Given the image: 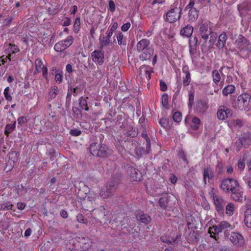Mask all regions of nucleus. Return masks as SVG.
Instances as JSON below:
<instances>
[{
  "label": "nucleus",
  "mask_w": 251,
  "mask_h": 251,
  "mask_svg": "<svg viewBox=\"0 0 251 251\" xmlns=\"http://www.w3.org/2000/svg\"><path fill=\"white\" fill-rule=\"evenodd\" d=\"M136 49L138 52L141 53L139 57L142 60L150 59L153 54V48L151 45L149 39H141L136 44Z\"/></svg>",
  "instance_id": "obj_1"
},
{
  "label": "nucleus",
  "mask_w": 251,
  "mask_h": 251,
  "mask_svg": "<svg viewBox=\"0 0 251 251\" xmlns=\"http://www.w3.org/2000/svg\"><path fill=\"white\" fill-rule=\"evenodd\" d=\"M182 14V8L172 5L168 11L163 16L166 22L173 24L179 21Z\"/></svg>",
  "instance_id": "obj_2"
},
{
  "label": "nucleus",
  "mask_w": 251,
  "mask_h": 251,
  "mask_svg": "<svg viewBox=\"0 0 251 251\" xmlns=\"http://www.w3.org/2000/svg\"><path fill=\"white\" fill-rule=\"evenodd\" d=\"M89 151L93 155L99 157H107L110 154L108 147L103 143L99 145L97 143H92Z\"/></svg>",
  "instance_id": "obj_3"
},
{
  "label": "nucleus",
  "mask_w": 251,
  "mask_h": 251,
  "mask_svg": "<svg viewBox=\"0 0 251 251\" xmlns=\"http://www.w3.org/2000/svg\"><path fill=\"white\" fill-rule=\"evenodd\" d=\"M231 228V225L227 222L223 221L216 225L210 226L208 232L216 241L219 239V234L224 230Z\"/></svg>",
  "instance_id": "obj_4"
},
{
  "label": "nucleus",
  "mask_w": 251,
  "mask_h": 251,
  "mask_svg": "<svg viewBox=\"0 0 251 251\" xmlns=\"http://www.w3.org/2000/svg\"><path fill=\"white\" fill-rule=\"evenodd\" d=\"M118 181H111L106 183L100 191V196L103 199L108 198L113 195L118 187Z\"/></svg>",
  "instance_id": "obj_5"
},
{
  "label": "nucleus",
  "mask_w": 251,
  "mask_h": 251,
  "mask_svg": "<svg viewBox=\"0 0 251 251\" xmlns=\"http://www.w3.org/2000/svg\"><path fill=\"white\" fill-rule=\"evenodd\" d=\"M251 100V94L242 93L238 96L235 107L240 110H246L249 108Z\"/></svg>",
  "instance_id": "obj_6"
},
{
  "label": "nucleus",
  "mask_w": 251,
  "mask_h": 251,
  "mask_svg": "<svg viewBox=\"0 0 251 251\" xmlns=\"http://www.w3.org/2000/svg\"><path fill=\"white\" fill-rule=\"evenodd\" d=\"M239 182L233 178H224L220 184V188L225 192H231L238 187Z\"/></svg>",
  "instance_id": "obj_7"
},
{
  "label": "nucleus",
  "mask_w": 251,
  "mask_h": 251,
  "mask_svg": "<svg viewBox=\"0 0 251 251\" xmlns=\"http://www.w3.org/2000/svg\"><path fill=\"white\" fill-rule=\"evenodd\" d=\"M195 0H190L189 3L185 7L184 11L188 10V20L190 23L197 20L199 17L200 10L194 7Z\"/></svg>",
  "instance_id": "obj_8"
},
{
  "label": "nucleus",
  "mask_w": 251,
  "mask_h": 251,
  "mask_svg": "<svg viewBox=\"0 0 251 251\" xmlns=\"http://www.w3.org/2000/svg\"><path fill=\"white\" fill-rule=\"evenodd\" d=\"M74 38L72 35L68 36L66 38L56 43L54 45V50L59 52L63 51L66 49L70 47L74 43Z\"/></svg>",
  "instance_id": "obj_9"
},
{
  "label": "nucleus",
  "mask_w": 251,
  "mask_h": 251,
  "mask_svg": "<svg viewBox=\"0 0 251 251\" xmlns=\"http://www.w3.org/2000/svg\"><path fill=\"white\" fill-rule=\"evenodd\" d=\"M213 32L211 23L209 21L204 22L200 27V34L202 39L206 41L209 35Z\"/></svg>",
  "instance_id": "obj_10"
},
{
  "label": "nucleus",
  "mask_w": 251,
  "mask_h": 251,
  "mask_svg": "<svg viewBox=\"0 0 251 251\" xmlns=\"http://www.w3.org/2000/svg\"><path fill=\"white\" fill-rule=\"evenodd\" d=\"M233 115V111L226 106H220L217 112V116L219 120L224 121L231 117Z\"/></svg>",
  "instance_id": "obj_11"
},
{
  "label": "nucleus",
  "mask_w": 251,
  "mask_h": 251,
  "mask_svg": "<svg viewBox=\"0 0 251 251\" xmlns=\"http://www.w3.org/2000/svg\"><path fill=\"white\" fill-rule=\"evenodd\" d=\"M35 71L37 73H42L43 77L46 79H48V70L47 66L44 65L41 58H37L34 61Z\"/></svg>",
  "instance_id": "obj_12"
},
{
  "label": "nucleus",
  "mask_w": 251,
  "mask_h": 251,
  "mask_svg": "<svg viewBox=\"0 0 251 251\" xmlns=\"http://www.w3.org/2000/svg\"><path fill=\"white\" fill-rule=\"evenodd\" d=\"M127 174L130 176L132 181H138L143 179L142 173L139 170L133 167L128 168Z\"/></svg>",
  "instance_id": "obj_13"
},
{
  "label": "nucleus",
  "mask_w": 251,
  "mask_h": 251,
  "mask_svg": "<svg viewBox=\"0 0 251 251\" xmlns=\"http://www.w3.org/2000/svg\"><path fill=\"white\" fill-rule=\"evenodd\" d=\"M182 71L184 75L182 76V85L184 87L187 86L190 84L192 80L189 66L186 65L182 66Z\"/></svg>",
  "instance_id": "obj_14"
},
{
  "label": "nucleus",
  "mask_w": 251,
  "mask_h": 251,
  "mask_svg": "<svg viewBox=\"0 0 251 251\" xmlns=\"http://www.w3.org/2000/svg\"><path fill=\"white\" fill-rule=\"evenodd\" d=\"M229 239L233 244L238 246H242L245 243L242 235L237 232H232Z\"/></svg>",
  "instance_id": "obj_15"
},
{
  "label": "nucleus",
  "mask_w": 251,
  "mask_h": 251,
  "mask_svg": "<svg viewBox=\"0 0 251 251\" xmlns=\"http://www.w3.org/2000/svg\"><path fill=\"white\" fill-rule=\"evenodd\" d=\"M93 62L101 65L104 62V54L101 50H94L91 53Z\"/></svg>",
  "instance_id": "obj_16"
},
{
  "label": "nucleus",
  "mask_w": 251,
  "mask_h": 251,
  "mask_svg": "<svg viewBox=\"0 0 251 251\" xmlns=\"http://www.w3.org/2000/svg\"><path fill=\"white\" fill-rule=\"evenodd\" d=\"M116 40L118 45L126 47V37H124V34L121 31L116 32L113 37V43H116Z\"/></svg>",
  "instance_id": "obj_17"
},
{
  "label": "nucleus",
  "mask_w": 251,
  "mask_h": 251,
  "mask_svg": "<svg viewBox=\"0 0 251 251\" xmlns=\"http://www.w3.org/2000/svg\"><path fill=\"white\" fill-rule=\"evenodd\" d=\"M231 198L232 200L236 201H242L244 200V194L239 183L236 189L231 192Z\"/></svg>",
  "instance_id": "obj_18"
},
{
  "label": "nucleus",
  "mask_w": 251,
  "mask_h": 251,
  "mask_svg": "<svg viewBox=\"0 0 251 251\" xmlns=\"http://www.w3.org/2000/svg\"><path fill=\"white\" fill-rule=\"evenodd\" d=\"M251 144V140L245 137H241L237 139L235 141V147L237 151H239L241 150L242 147L248 148Z\"/></svg>",
  "instance_id": "obj_19"
},
{
  "label": "nucleus",
  "mask_w": 251,
  "mask_h": 251,
  "mask_svg": "<svg viewBox=\"0 0 251 251\" xmlns=\"http://www.w3.org/2000/svg\"><path fill=\"white\" fill-rule=\"evenodd\" d=\"M141 75L143 74L146 78L150 80L151 79V74L153 73V67L149 65H143L139 68Z\"/></svg>",
  "instance_id": "obj_20"
},
{
  "label": "nucleus",
  "mask_w": 251,
  "mask_h": 251,
  "mask_svg": "<svg viewBox=\"0 0 251 251\" xmlns=\"http://www.w3.org/2000/svg\"><path fill=\"white\" fill-rule=\"evenodd\" d=\"M225 66L221 67L219 70V71L217 70H214L212 71L213 81L216 85H218L221 81V76L220 73L223 77H225V75H224L223 73V69L225 68Z\"/></svg>",
  "instance_id": "obj_21"
},
{
  "label": "nucleus",
  "mask_w": 251,
  "mask_h": 251,
  "mask_svg": "<svg viewBox=\"0 0 251 251\" xmlns=\"http://www.w3.org/2000/svg\"><path fill=\"white\" fill-rule=\"evenodd\" d=\"M136 219L138 221L142 223H143L144 225H147L149 224L151 221V219L150 217V216L144 214V212L143 211L139 212L136 215Z\"/></svg>",
  "instance_id": "obj_22"
},
{
  "label": "nucleus",
  "mask_w": 251,
  "mask_h": 251,
  "mask_svg": "<svg viewBox=\"0 0 251 251\" xmlns=\"http://www.w3.org/2000/svg\"><path fill=\"white\" fill-rule=\"evenodd\" d=\"M214 177L213 172L210 167H206L204 169L203 172V181L204 184H207L209 180L212 179Z\"/></svg>",
  "instance_id": "obj_23"
},
{
  "label": "nucleus",
  "mask_w": 251,
  "mask_h": 251,
  "mask_svg": "<svg viewBox=\"0 0 251 251\" xmlns=\"http://www.w3.org/2000/svg\"><path fill=\"white\" fill-rule=\"evenodd\" d=\"M213 201L215 205L216 209L219 212L223 211L224 205L223 199L218 196H214Z\"/></svg>",
  "instance_id": "obj_24"
},
{
  "label": "nucleus",
  "mask_w": 251,
  "mask_h": 251,
  "mask_svg": "<svg viewBox=\"0 0 251 251\" xmlns=\"http://www.w3.org/2000/svg\"><path fill=\"white\" fill-rule=\"evenodd\" d=\"M210 39L209 40V46L208 47H205L203 46V45H201V49L202 51H206V50H207L210 48H212L213 45L215 43V42L217 41V35L216 33L214 32L213 31L209 35Z\"/></svg>",
  "instance_id": "obj_25"
},
{
  "label": "nucleus",
  "mask_w": 251,
  "mask_h": 251,
  "mask_svg": "<svg viewBox=\"0 0 251 251\" xmlns=\"http://www.w3.org/2000/svg\"><path fill=\"white\" fill-rule=\"evenodd\" d=\"M193 32L194 27L193 26L187 25L181 29L180 34L182 36L189 37L192 35Z\"/></svg>",
  "instance_id": "obj_26"
},
{
  "label": "nucleus",
  "mask_w": 251,
  "mask_h": 251,
  "mask_svg": "<svg viewBox=\"0 0 251 251\" xmlns=\"http://www.w3.org/2000/svg\"><path fill=\"white\" fill-rule=\"evenodd\" d=\"M138 129L136 127L129 126L126 130L125 135L129 138H134L137 136Z\"/></svg>",
  "instance_id": "obj_27"
},
{
  "label": "nucleus",
  "mask_w": 251,
  "mask_h": 251,
  "mask_svg": "<svg viewBox=\"0 0 251 251\" xmlns=\"http://www.w3.org/2000/svg\"><path fill=\"white\" fill-rule=\"evenodd\" d=\"M111 36L106 33V35L102 38L100 37V42L101 48L109 46L111 43Z\"/></svg>",
  "instance_id": "obj_28"
},
{
  "label": "nucleus",
  "mask_w": 251,
  "mask_h": 251,
  "mask_svg": "<svg viewBox=\"0 0 251 251\" xmlns=\"http://www.w3.org/2000/svg\"><path fill=\"white\" fill-rule=\"evenodd\" d=\"M208 107L207 102L205 100H201L197 101L196 104V110L199 112H203L206 111Z\"/></svg>",
  "instance_id": "obj_29"
},
{
  "label": "nucleus",
  "mask_w": 251,
  "mask_h": 251,
  "mask_svg": "<svg viewBox=\"0 0 251 251\" xmlns=\"http://www.w3.org/2000/svg\"><path fill=\"white\" fill-rule=\"evenodd\" d=\"M244 221L245 225L251 228V208H248L245 211Z\"/></svg>",
  "instance_id": "obj_30"
},
{
  "label": "nucleus",
  "mask_w": 251,
  "mask_h": 251,
  "mask_svg": "<svg viewBox=\"0 0 251 251\" xmlns=\"http://www.w3.org/2000/svg\"><path fill=\"white\" fill-rule=\"evenodd\" d=\"M19 47L14 44L10 43L4 50V52H9L12 54H15L20 52Z\"/></svg>",
  "instance_id": "obj_31"
},
{
  "label": "nucleus",
  "mask_w": 251,
  "mask_h": 251,
  "mask_svg": "<svg viewBox=\"0 0 251 251\" xmlns=\"http://www.w3.org/2000/svg\"><path fill=\"white\" fill-rule=\"evenodd\" d=\"M226 40V34L224 32L222 33L219 37L218 43L216 44L217 46L220 49L223 48L225 45Z\"/></svg>",
  "instance_id": "obj_32"
},
{
  "label": "nucleus",
  "mask_w": 251,
  "mask_h": 251,
  "mask_svg": "<svg viewBox=\"0 0 251 251\" xmlns=\"http://www.w3.org/2000/svg\"><path fill=\"white\" fill-rule=\"evenodd\" d=\"M235 87L233 85H228L225 87L223 89V95L227 96L229 94H232L235 91Z\"/></svg>",
  "instance_id": "obj_33"
},
{
  "label": "nucleus",
  "mask_w": 251,
  "mask_h": 251,
  "mask_svg": "<svg viewBox=\"0 0 251 251\" xmlns=\"http://www.w3.org/2000/svg\"><path fill=\"white\" fill-rule=\"evenodd\" d=\"M63 9V6L59 4L55 5L54 7H49L48 12L50 15H54L59 13Z\"/></svg>",
  "instance_id": "obj_34"
},
{
  "label": "nucleus",
  "mask_w": 251,
  "mask_h": 251,
  "mask_svg": "<svg viewBox=\"0 0 251 251\" xmlns=\"http://www.w3.org/2000/svg\"><path fill=\"white\" fill-rule=\"evenodd\" d=\"M59 92L58 87L56 86H53L51 87L49 93V100H51L55 98Z\"/></svg>",
  "instance_id": "obj_35"
},
{
  "label": "nucleus",
  "mask_w": 251,
  "mask_h": 251,
  "mask_svg": "<svg viewBox=\"0 0 251 251\" xmlns=\"http://www.w3.org/2000/svg\"><path fill=\"white\" fill-rule=\"evenodd\" d=\"M16 127V121H14L13 124H7L4 128V135L8 136L10 133H11Z\"/></svg>",
  "instance_id": "obj_36"
},
{
  "label": "nucleus",
  "mask_w": 251,
  "mask_h": 251,
  "mask_svg": "<svg viewBox=\"0 0 251 251\" xmlns=\"http://www.w3.org/2000/svg\"><path fill=\"white\" fill-rule=\"evenodd\" d=\"M188 240L189 242L192 243H195L198 242L199 241V234L196 231H193L191 232L188 236Z\"/></svg>",
  "instance_id": "obj_37"
},
{
  "label": "nucleus",
  "mask_w": 251,
  "mask_h": 251,
  "mask_svg": "<svg viewBox=\"0 0 251 251\" xmlns=\"http://www.w3.org/2000/svg\"><path fill=\"white\" fill-rule=\"evenodd\" d=\"M81 25V19L80 17H77L75 18L73 25V30L75 33H77L80 28Z\"/></svg>",
  "instance_id": "obj_38"
},
{
  "label": "nucleus",
  "mask_w": 251,
  "mask_h": 251,
  "mask_svg": "<svg viewBox=\"0 0 251 251\" xmlns=\"http://www.w3.org/2000/svg\"><path fill=\"white\" fill-rule=\"evenodd\" d=\"M192 124L191 125V128L194 130H198L201 124V120L197 117H194L192 118Z\"/></svg>",
  "instance_id": "obj_39"
},
{
  "label": "nucleus",
  "mask_w": 251,
  "mask_h": 251,
  "mask_svg": "<svg viewBox=\"0 0 251 251\" xmlns=\"http://www.w3.org/2000/svg\"><path fill=\"white\" fill-rule=\"evenodd\" d=\"M86 99H88V97L85 98H83V97H81L79 98V106L81 109L88 111L89 110V107L87 105Z\"/></svg>",
  "instance_id": "obj_40"
},
{
  "label": "nucleus",
  "mask_w": 251,
  "mask_h": 251,
  "mask_svg": "<svg viewBox=\"0 0 251 251\" xmlns=\"http://www.w3.org/2000/svg\"><path fill=\"white\" fill-rule=\"evenodd\" d=\"M14 205L10 201H6L0 204V209L1 210H12Z\"/></svg>",
  "instance_id": "obj_41"
},
{
  "label": "nucleus",
  "mask_w": 251,
  "mask_h": 251,
  "mask_svg": "<svg viewBox=\"0 0 251 251\" xmlns=\"http://www.w3.org/2000/svg\"><path fill=\"white\" fill-rule=\"evenodd\" d=\"M247 158L246 156H244L242 158L239 159L237 162V167L241 171H244L245 167V160Z\"/></svg>",
  "instance_id": "obj_42"
},
{
  "label": "nucleus",
  "mask_w": 251,
  "mask_h": 251,
  "mask_svg": "<svg viewBox=\"0 0 251 251\" xmlns=\"http://www.w3.org/2000/svg\"><path fill=\"white\" fill-rule=\"evenodd\" d=\"M118 24L117 22H115L112 23L108 27L109 31H107L106 33L112 36L113 35V32L118 28Z\"/></svg>",
  "instance_id": "obj_43"
},
{
  "label": "nucleus",
  "mask_w": 251,
  "mask_h": 251,
  "mask_svg": "<svg viewBox=\"0 0 251 251\" xmlns=\"http://www.w3.org/2000/svg\"><path fill=\"white\" fill-rule=\"evenodd\" d=\"M226 213L229 216L232 215L234 211V205L233 203H229L226 205Z\"/></svg>",
  "instance_id": "obj_44"
},
{
  "label": "nucleus",
  "mask_w": 251,
  "mask_h": 251,
  "mask_svg": "<svg viewBox=\"0 0 251 251\" xmlns=\"http://www.w3.org/2000/svg\"><path fill=\"white\" fill-rule=\"evenodd\" d=\"M4 97L6 100L7 101H11L12 100V97L10 94V88L9 87H6L4 89Z\"/></svg>",
  "instance_id": "obj_45"
},
{
  "label": "nucleus",
  "mask_w": 251,
  "mask_h": 251,
  "mask_svg": "<svg viewBox=\"0 0 251 251\" xmlns=\"http://www.w3.org/2000/svg\"><path fill=\"white\" fill-rule=\"evenodd\" d=\"M168 101L169 96L166 94H163L162 97V104L165 108H168Z\"/></svg>",
  "instance_id": "obj_46"
},
{
  "label": "nucleus",
  "mask_w": 251,
  "mask_h": 251,
  "mask_svg": "<svg viewBox=\"0 0 251 251\" xmlns=\"http://www.w3.org/2000/svg\"><path fill=\"white\" fill-rule=\"evenodd\" d=\"M168 199L167 198H161L159 200V204L160 207L163 209H166L168 203Z\"/></svg>",
  "instance_id": "obj_47"
},
{
  "label": "nucleus",
  "mask_w": 251,
  "mask_h": 251,
  "mask_svg": "<svg viewBox=\"0 0 251 251\" xmlns=\"http://www.w3.org/2000/svg\"><path fill=\"white\" fill-rule=\"evenodd\" d=\"M173 119L175 122L179 123L182 119V114L179 111H176L174 112V115H173Z\"/></svg>",
  "instance_id": "obj_48"
},
{
  "label": "nucleus",
  "mask_w": 251,
  "mask_h": 251,
  "mask_svg": "<svg viewBox=\"0 0 251 251\" xmlns=\"http://www.w3.org/2000/svg\"><path fill=\"white\" fill-rule=\"evenodd\" d=\"M63 73L60 71L59 73H56L54 75V79L57 83L60 84L63 82Z\"/></svg>",
  "instance_id": "obj_49"
},
{
  "label": "nucleus",
  "mask_w": 251,
  "mask_h": 251,
  "mask_svg": "<svg viewBox=\"0 0 251 251\" xmlns=\"http://www.w3.org/2000/svg\"><path fill=\"white\" fill-rule=\"evenodd\" d=\"M194 92L189 93V102L188 106L189 108H192L194 105Z\"/></svg>",
  "instance_id": "obj_50"
},
{
  "label": "nucleus",
  "mask_w": 251,
  "mask_h": 251,
  "mask_svg": "<svg viewBox=\"0 0 251 251\" xmlns=\"http://www.w3.org/2000/svg\"><path fill=\"white\" fill-rule=\"evenodd\" d=\"M231 123L234 126L241 127L243 126V121L240 119L232 120Z\"/></svg>",
  "instance_id": "obj_51"
},
{
  "label": "nucleus",
  "mask_w": 251,
  "mask_h": 251,
  "mask_svg": "<svg viewBox=\"0 0 251 251\" xmlns=\"http://www.w3.org/2000/svg\"><path fill=\"white\" fill-rule=\"evenodd\" d=\"M70 134L73 136H78L81 135V131L77 128H74L70 131Z\"/></svg>",
  "instance_id": "obj_52"
},
{
  "label": "nucleus",
  "mask_w": 251,
  "mask_h": 251,
  "mask_svg": "<svg viewBox=\"0 0 251 251\" xmlns=\"http://www.w3.org/2000/svg\"><path fill=\"white\" fill-rule=\"evenodd\" d=\"M108 10L109 11L113 13L115 10V4L113 0H110L108 2Z\"/></svg>",
  "instance_id": "obj_53"
},
{
  "label": "nucleus",
  "mask_w": 251,
  "mask_h": 251,
  "mask_svg": "<svg viewBox=\"0 0 251 251\" xmlns=\"http://www.w3.org/2000/svg\"><path fill=\"white\" fill-rule=\"evenodd\" d=\"M76 220L78 222L81 223H86L87 221L82 214H79L76 216Z\"/></svg>",
  "instance_id": "obj_54"
},
{
  "label": "nucleus",
  "mask_w": 251,
  "mask_h": 251,
  "mask_svg": "<svg viewBox=\"0 0 251 251\" xmlns=\"http://www.w3.org/2000/svg\"><path fill=\"white\" fill-rule=\"evenodd\" d=\"M198 42V38L196 36H193L189 39V45L197 46Z\"/></svg>",
  "instance_id": "obj_55"
},
{
  "label": "nucleus",
  "mask_w": 251,
  "mask_h": 251,
  "mask_svg": "<svg viewBox=\"0 0 251 251\" xmlns=\"http://www.w3.org/2000/svg\"><path fill=\"white\" fill-rule=\"evenodd\" d=\"M131 24L129 22H127L125 24H124L121 26V30L123 32H126L128 30Z\"/></svg>",
  "instance_id": "obj_56"
},
{
  "label": "nucleus",
  "mask_w": 251,
  "mask_h": 251,
  "mask_svg": "<svg viewBox=\"0 0 251 251\" xmlns=\"http://www.w3.org/2000/svg\"><path fill=\"white\" fill-rule=\"evenodd\" d=\"M72 23L71 19L68 17H64V22L62 24L64 26H67L70 25Z\"/></svg>",
  "instance_id": "obj_57"
},
{
  "label": "nucleus",
  "mask_w": 251,
  "mask_h": 251,
  "mask_svg": "<svg viewBox=\"0 0 251 251\" xmlns=\"http://www.w3.org/2000/svg\"><path fill=\"white\" fill-rule=\"evenodd\" d=\"M169 180L172 183L175 184L177 181V178L174 174L171 173L169 175Z\"/></svg>",
  "instance_id": "obj_58"
},
{
  "label": "nucleus",
  "mask_w": 251,
  "mask_h": 251,
  "mask_svg": "<svg viewBox=\"0 0 251 251\" xmlns=\"http://www.w3.org/2000/svg\"><path fill=\"white\" fill-rule=\"evenodd\" d=\"M160 90L162 91H165L167 90V86L164 81L162 80H159Z\"/></svg>",
  "instance_id": "obj_59"
},
{
  "label": "nucleus",
  "mask_w": 251,
  "mask_h": 251,
  "mask_svg": "<svg viewBox=\"0 0 251 251\" xmlns=\"http://www.w3.org/2000/svg\"><path fill=\"white\" fill-rule=\"evenodd\" d=\"M65 71L71 74L72 73H73V71H74V69L73 68V66L71 64H68L66 66V67H65Z\"/></svg>",
  "instance_id": "obj_60"
},
{
  "label": "nucleus",
  "mask_w": 251,
  "mask_h": 251,
  "mask_svg": "<svg viewBox=\"0 0 251 251\" xmlns=\"http://www.w3.org/2000/svg\"><path fill=\"white\" fill-rule=\"evenodd\" d=\"M17 121L19 125L22 126L24 123L27 121V120L25 117H20L18 118Z\"/></svg>",
  "instance_id": "obj_61"
},
{
  "label": "nucleus",
  "mask_w": 251,
  "mask_h": 251,
  "mask_svg": "<svg viewBox=\"0 0 251 251\" xmlns=\"http://www.w3.org/2000/svg\"><path fill=\"white\" fill-rule=\"evenodd\" d=\"M77 6L76 5H74L72 6L70 9V13L72 15H75L76 12L77 11Z\"/></svg>",
  "instance_id": "obj_62"
},
{
  "label": "nucleus",
  "mask_w": 251,
  "mask_h": 251,
  "mask_svg": "<svg viewBox=\"0 0 251 251\" xmlns=\"http://www.w3.org/2000/svg\"><path fill=\"white\" fill-rule=\"evenodd\" d=\"M25 204L24 202H19L17 204V208L19 210H22L25 208Z\"/></svg>",
  "instance_id": "obj_63"
},
{
  "label": "nucleus",
  "mask_w": 251,
  "mask_h": 251,
  "mask_svg": "<svg viewBox=\"0 0 251 251\" xmlns=\"http://www.w3.org/2000/svg\"><path fill=\"white\" fill-rule=\"evenodd\" d=\"M180 156L184 162H185L187 164L188 163V161L186 158L185 154L184 153V152L183 151L181 152L180 153Z\"/></svg>",
  "instance_id": "obj_64"
}]
</instances>
